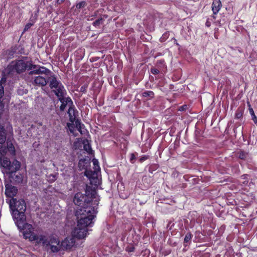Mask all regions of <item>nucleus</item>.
<instances>
[{"label":"nucleus","instance_id":"f257e3e1","mask_svg":"<svg viewBox=\"0 0 257 257\" xmlns=\"http://www.w3.org/2000/svg\"><path fill=\"white\" fill-rule=\"evenodd\" d=\"M95 207H86L77 210L75 215L77 225L72 232V236L77 239L85 238L88 232V226H92L96 217Z\"/></svg>","mask_w":257,"mask_h":257},{"label":"nucleus","instance_id":"f03ea898","mask_svg":"<svg viewBox=\"0 0 257 257\" xmlns=\"http://www.w3.org/2000/svg\"><path fill=\"white\" fill-rule=\"evenodd\" d=\"M91 199H89L88 196L84 195L80 192L77 193L74 198V203L79 206L76 209L77 210L81 208H85L86 207L93 208L95 207L96 214L97 213V206L99 203V199L97 197V194L95 191H92L91 192ZM76 212H75L76 213Z\"/></svg>","mask_w":257,"mask_h":257},{"label":"nucleus","instance_id":"7ed1b4c3","mask_svg":"<svg viewBox=\"0 0 257 257\" xmlns=\"http://www.w3.org/2000/svg\"><path fill=\"white\" fill-rule=\"evenodd\" d=\"M7 202L9 204L11 212L15 222L20 224V220L26 219L25 214L26 205L24 200L11 198Z\"/></svg>","mask_w":257,"mask_h":257},{"label":"nucleus","instance_id":"20e7f679","mask_svg":"<svg viewBox=\"0 0 257 257\" xmlns=\"http://www.w3.org/2000/svg\"><path fill=\"white\" fill-rule=\"evenodd\" d=\"M26 220H20V224L15 222L19 231L22 233L25 239H28L31 242L35 241L40 244V241L43 240L44 237L34 232V227L31 224L26 223Z\"/></svg>","mask_w":257,"mask_h":257},{"label":"nucleus","instance_id":"39448f33","mask_svg":"<svg viewBox=\"0 0 257 257\" xmlns=\"http://www.w3.org/2000/svg\"><path fill=\"white\" fill-rule=\"evenodd\" d=\"M0 163L7 174L16 172L21 167V163L15 160L12 163L6 157H0Z\"/></svg>","mask_w":257,"mask_h":257},{"label":"nucleus","instance_id":"423d86ee","mask_svg":"<svg viewBox=\"0 0 257 257\" xmlns=\"http://www.w3.org/2000/svg\"><path fill=\"white\" fill-rule=\"evenodd\" d=\"M31 62L24 60L13 61L9 64L8 68L10 71L20 74L24 72L27 69L29 70Z\"/></svg>","mask_w":257,"mask_h":257},{"label":"nucleus","instance_id":"0eeeda50","mask_svg":"<svg viewBox=\"0 0 257 257\" xmlns=\"http://www.w3.org/2000/svg\"><path fill=\"white\" fill-rule=\"evenodd\" d=\"M50 87L51 89H53V91L57 96H61L66 93V90L61 82L55 77L51 78L50 82Z\"/></svg>","mask_w":257,"mask_h":257},{"label":"nucleus","instance_id":"6e6552de","mask_svg":"<svg viewBox=\"0 0 257 257\" xmlns=\"http://www.w3.org/2000/svg\"><path fill=\"white\" fill-rule=\"evenodd\" d=\"M93 164L94 166V171L93 172L91 171L87 170L85 172V175L86 177L89 178V179H92L94 181L95 184L99 183L98 179H97V172L100 170V167L99 166V163L97 159H93L92 160Z\"/></svg>","mask_w":257,"mask_h":257},{"label":"nucleus","instance_id":"1a4fd4ad","mask_svg":"<svg viewBox=\"0 0 257 257\" xmlns=\"http://www.w3.org/2000/svg\"><path fill=\"white\" fill-rule=\"evenodd\" d=\"M31 71L29 73L30 75L33 74H45L48 75L50 73V70L44 66H40V65H34L31 62L29 65V70Z\"/></svg>","mask_w":257,"mask_h":257},{"label":"nucleus","instance_id":"9d476101","mask_svg":"<svg viewBox=\"0 0 257 257\" xmlns=\"http://www.w3.org/2000/svg\"><path fill=\"white\" fill-rule=\"evenodd\" d=\"M76 126H74L73 123H67V126L70 132L74 136L77 135L75 133V130L77 129L81 134H85L86 130L83 127V124L78 119L74 121Z\"/></svg>","mask_w":257,"mask_h":257},{"label":"nucleus","instance_id":"9b49d317","mask_svg":"<svg viewBox=\"0 0 257 257\" xmlns=\"http://www.w3.org/2000/svg\"><path fill=\"white\" fill-rule=\"evenodd\" d=\"M44 237L43 240L40 241V244H42L44 246H48L52 244H59L60 240L56 237L50 236L48 238L44 235L41 234Z\"/></svg>","mask_w":257,"mask_h":257},{"label":"nucleus","instance_id":"f8f14e48","mask_svg":"<svg viewBox=\"0 0 257 257\" xmlns=\"http://www.w3.org/2000/svg\"><path fill=\"white\" fill-rule=\"evenodd\" d=\"M64 95H63L61 96H57L59 100L61 102V105L60 107V109L61 111L64 110L67 105L69 106V108L73 105L71 99L69 97H65Z\"/></svg>","mask_w":257,"mask_h":257},{"label":"nucleus","instance_id":"ddd939ff","mask_svg":"<svg viewBox=\"0 0 257 257\" xmlns=\"http://www.w3.org/2000/svg\"><path fill=\"white\" fill-rule=\"evenodd\" d=\"M5 187L6 195L8 197L14 198L13 197L17 194L18 191L16 187L8 183L5 184Z\"/></svg>","mask_w":257,"mask_h":257},{"label":"nucleus","instance_id":"4468645a","mask_svg":"<svg viewBox=\"0 0 257 257\" xmlns=\"http://www.w3.org/2000/svg\"><path fill=\"white\" fill-rule=\"evenodd\" d=\"M75 238H76L73 236H72V237H66L65 240L62 241V244L66 248H70L74 245Z\"/></svg>","mask_w":257,"mask_h":257},{"label":"nucleus","instance_id":"2eb2a0df","mask_svg":"<svg viewBox=\"0 0 257 257\" xmlns=\"http://www.w3.org/2000/svg\"><path fill=\"white\" fill-rule=\"evenodd\" d=\"M77 113L78 111L75 109V107L73 105L69 108L68 114L69 115V120L72 123H73L76 120V118Z\"/></svg>","mask_w":257,"mask_h":257},{"label":"nucleus","instance_id":"dca6fc26","mask_svg":"<svg viewBox=\"0 0 257 257\" xmlns=\"http://www.w3.org/2000/svg\"><path fill=\"white\" fill-rule=\"evenodd\" d=\"M47 83L46 78L40 75L36 77L34 80V84L39 86H45L47 84Z\"/></svg>","mask_w":257,"mask_h":257},{"label":"nucleus","instance_id":"f3484780","mask_svg":"<svg viewBox=\"0 0 257 257\" xmlns=\"http://www.w3.org/2000/svg\"><path fill=\"white\" fill-rule=\"evenodd\" d=\"M212 11L214 15H216L220 11L221 8V3L220 0H212Z\"/></svg>","mask_w":257,"mask_h":257},{"label":"nucleus","instance_id":"a211bd4d","mask_svg":"<svg viewBox=\"0 0 257 257\" xmlns=\"http://www.w3.org/2000/svg\"><path fill=\"white\" fill-rule=\"evenodd\" d=\"M6 78L3 77L0 80V99H2L4 95V85L6 82Z\"/></svg>","mask_w":257,"mask_h":257},{"label":"nucleus","instance_id":"6ab92c4d","mask_svg":"<svg viewBox=\"0 0 257 257\" xmlns=\"http://www.w3.org/2000/svg\"><path fill=\"white\" fill-rule=\"evenodd\" d=\"M6 140L4 128L0 126V144H3Z\"/></svg>","mask_w":257,"mask_h":257},{"label":"nucleus","instance_id":"aec40b11","mask_svg":"<svg viewBox=\"0 0 257 257\" xmlns=\"http://www.w3.org/2000/svg\"><path fill=\"white\" fill-rule=\"evenodd\" d=\"M7 148L9 152L13 155H15V148L12 143L7 142Z\"/></svg>","mask_w":257,"mask_h":257},{"label":"nucleus","instance_id":"412c9836","mask_svg":"<svg viewBox=\"0 0 257 257\" xmlns=\"http://www.w3.org/2000/svg\"><path fill=\"white\" fill-rule=\"evenodd\" d=\"M104 20L102 18H100L99 19H98L96 21H95L93 23V26H94L95 27H98L100 26V25H102L103 23Z\"/></svg>","mask_w":257,"mask_h":257},{"label":"nucleus","instance_id":"4be33fe9","mask_svg":"<svg viewBox=\"0 0 257 257\" xmlns=\"http://www.w3.org/2000/svg\"><path fill=\"white\" fill-rule=\"evenodd\" d=\"M154 92L152 91H146L143 93V96L146 97H153L154 96Z\"/></svg>","mask_w":257,"mask_h":257},{"label":"nucleus","instance_id":"5701e85b","mask_svg":"<svg viewBox=\"0 0 257 257\" xmlns=\"http://www.w3.org/2000/svg\"><path fill=\"white\" fill-rule=\"evenodd\" d=\"M3 144H0V157H5L6 154V149L3 146Z\"/></svg>","mask_w":257,"mask_h":257},{"label":"nucleus","instance_id":"b1692460","mask_svg":"<svg viewBox=\"0 0 257 257\" xmlns=\"http://www.w3.org/2000/svg\"><path fill=\"white\" fill-rule=\"evenodd\" d=\"M59 244H52L51 245H50V248H51V250L54 252H57L59 250Z\"/></svg>","mask_w":257,"mask_h":257},{"label":"nucleus","instance_id":"393cba45","mask_svg":"<svg viewBox=\"0 0 257 257\" xmlns=\"http://www.w3.org/2000/svg\"><path fill=\"white\" fill-rule=\"evenodd\" d=\"M15 181L18 183H22L23 182L22 176L21 175H16L15 179Z\"/></svg>","mask_w":257,"mask_h":257},{"label":"nucleus","instance_id":"a878e982","mask_svg":"<svg viewBox=\"0 0 257 257\" xmlns=\"http://www.w3.org/2000/svg\"><path fill=\"white\" fill-rule=\"evenodd\" d=\"M192 238V235L190 233H188L186 234L184 238V242H188Z\"/></svg>","mask_w":257,"mask_h":257},{"label":"nucleus","instance_id":"bb28decb","mask_svg":"<svg viewBox=\"0 0 257 257\" xmlns=\"http://www.w3.org/2000/svg\"><path fill=\"white\" fill-rule=\"evenodd\" d=\"M85 6V2H81L76 5V7L78 9H81L82 8L84 7Z\"/></svg>","mask_w":257,"mask_h":257},{"label":"nucleus","instance_id":"cd10ccee","mask_svg":"<svg viewBox=\"0 0 257 257\" xmlns=\"http://www.w3.org/2000/svg\"><path fill=\"white\" fill-rule=\"evenodd\" d=\"M246 156V154L244 152H240L239 153L238 157L241 159H244Z\"/></svg>","mask_w":257,"mask_h":257},{"label":"nucleus","instance_id":"c85d7f7f","mask_svg":"<svg viewBox=\"0 0 257 257\" xmlns=\"http://www.w3.org/2000/svg\"><path fill=\"white\" fill-rule=\"evenodd\" d=\"M84 149L88 153H90V152L91 151V148L89 145H85L84 146Z\"/></svg>","mask_w":257,"mask_h":257},{"label":"nucleus","instance_id":"c756f323","mask_svg":"<svg viewBox=\"0 0 257 257\" xmlns=\"http://www.w3.org/2000/svg\"><path fill=\"white\" fill-rule=\"evenodd\" d=\"M33 25V24L32 23H28L26 25L25 28H24V31H27Z\"/></svg>","mask_w":257,"mask_h":257},{"label":"nucleus","instance_id":"7c9ffc66","mask_svg":"<svg viewBox=\"0 0 257 257\" xmlns=\"http://www.w3.org/2000/svg\"><path fill=\"white\" fill-rule=\"evenodd\" d=\"M4 108V104L3 102L2 99H0V113L3 110Z\"/></svg>","mask_w":257,"mask_h":257},{"label":"nucleus","instance_id":"2f4dec72","mask_svg":"<svg viewBox=\"0 0 257 257\" xmlns=\"http://www.w3.org/2000/svg\"><path fill=\"white\" fill-rule=\"evenodd\" d=\"M151 72L153 74H157L159 73V70H158L156 68H152L151 69Z\"/></svg>","mask_w":257,"mask_h":257},{"label":"nucleus","instance_id":"473e14b6","mask_svg":"<svg viewBox=\"0 0 257 257\" xmlns=\"http://www.w3.org/2000/svg\"><path fill=\"white\" fill-rule=\"evenodd\" d=\"M87 87V85H85V84L83 86H81V88H80V91H81V92H85Z\"/></svg>","mask_w":257,"mask_h":257},{"label":"nucleus","instance_id":"72a5a7b5","mask_svg":"<svg viewBox=\"0 0 257 257\" xmlns=\"http://www.w3.org/2000/svg\"><path fill=\"white\" fill-rule=\"evenodd\" d=\"M148 159V156H144L140 159V161L141 162H143L144 161L147 160Z\"/></svg>","mask_w":257,"mask_h":257},{"label":"nucleus","instance_id":"f704fd0d","mask_svg":"<svg viewBox=\"0 0 257 257\" xmlns=\"http://www.w3.org/2000/svg\"><path fill=\"white\" fill-rule=\"evenodd\" d=\"M136 159V156L134 154H131V158H130V161L133 163H134V160Z\"/></svg>","mask_w":257,"mask_h":257},{"label":"nucleus","instance_id":"c9c22d12","mask_svg":"<svg viewBox=\"0 0 257 257\" xmlns=\"http://www.w3.org/2000/svg\"><path fill=\"white\" fill-rule=\"evenodd\" d=\"M211 25V23L209 22V19L207 21L206 23V26L209 27Z\"/></svg>","mask_w":257,"mask_h":257},{"label":"nucleus","instance_id":"e433bc0d","mask_svg":"<svg viewBox=\"0 0 257 257\" xmlns=\"http://www.w3.org/2000/svg\"><path fill=\"white\" fill-rule=\"evenodd\" d=\"M252 119H253V120L254 121V122L255 123H256V122H257V118H256V117L255 116V115H253Z\"/></svg>","mask_w":257,"mask_h":257},{"label":"nucleus","instance_id":"4c0bfd02","mask_svg":"<svg viewBox=\"0 0 257 257\" xmlns=\"http://www.w3.org/2000/svg\"><path fill=\"white\" fill-rule=\"evenodd\" d=\"M241 116V114L237 113L236 114V117L239 118Z\"/></svg>","mask_w":257,"mask_h":257},{"label":"nucleus","instance_id":"58836bf2","mask_svg":"<svg viewBox=\"0 0 257 257\" xmlns=\"http://www.w3.org/2000/svg\"><path fill=\"white\" fill-rule=\"evenodd\" d=\"M65 0H57V3L58 4H61L63 3Z\"/></svg>","mask_w":257,"mask_h":257},{"label":"nucleus","instance_id":"ea45409f","mask_svg":"<svg viewBox=\"0 0 257 257\" xmlns=\"http://www.w3.org/2000/svg\"><path fill=\"white\" fill-rule=\"evenodd\" d=\"M250 112L252 115H254L253 111L252 109L250 110Z\"/></svg>","mask_w":257,"mask_h":257},{"label":"nucleus","instance_id":"a19ab883","mask_svg":"<svg viewBox=\"0 0 257 257\" xmlns=\"http://www.w3.org/2000/svg\"><path fill=\"white\" fill-rule=\"evenodd\" d=\"M215 15L213 14V15L212 16L213 20H215L216 19V17Z\"/></svg>","mask_w":257,"mask_h":257},{"label":"nucleus","instance_id":"79ce46f5","mask_svg":"<svg viewBox=\"0 0 257 257\" xmlns=\"http://www.w3.org/2000/svg\"><path fill=\"white\" fill-rule=\"evenodd\" d=\"M83 162V161H82L81 160H80L79 164H81V162Z\"/></svg>","mask_w":257,"mask_h":257},{"label":"nucleus","instance_id":"37998d69","mask_svg":"<svg viewBox=\"0 0 257 257\" xmlns=\"http://www.w3.org/2000/svg\"><path fill=\"white\" fill-rule=\"evenodd\" d=\"M244 177V178L245 177V176H246V175H245L243 176Z\"/></svg>","mask_w":257,"mask_h":257}]
</instances>
